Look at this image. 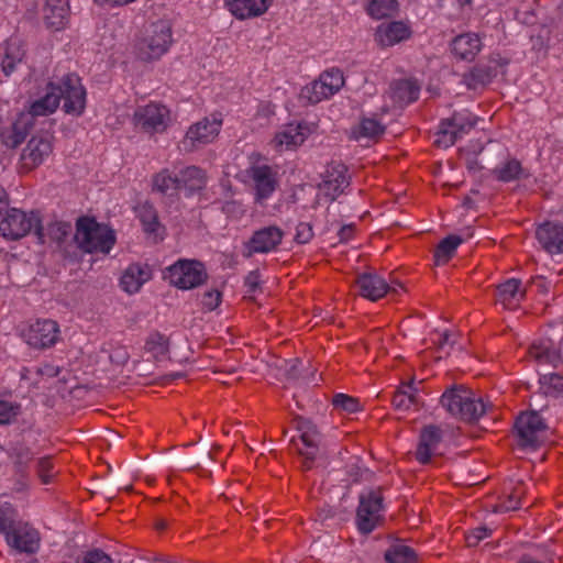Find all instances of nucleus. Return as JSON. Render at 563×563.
Listing matches in <instances>:
<instances>
[{
    "mask_svg": "<svg viewBox=\"0 0 563 563\" xmlns=\"http://www.w3.org/2000/svg\"><path fill=\"white\" fill-rule=\"evenodd\" d=\"M64 100L63 109L68 114L80 115L86 107V90L80 78L75 74L65 75L59 81H49L42 97L32 101L23 114H30L31 121L37 117H47L54 113L60 100Z\"/></svg>",
    "mask_w": 563,
    "mask_h": 563,
    "instance_id": "obj_1",
    "label": "nucleus"
},
{
    "mask_svg": "<svg viewBox=\"0 0 563 563\" xmlns=\"http://www.w3.org/2000/svg\"><path fill=\"white\" fill-rule=\"evenodd\" d=\"M440 402L448 413L464 422L479 420L487 410L484 401L463 386H453L446 389L442 394Z\"/></svg>",
    "mask_w": 563,
    "mask_h": 563,
    "instance_id": "obj_2",
    "label": "nucleus"
},
{
    "mask_svg": "<svg viewBox=\"0 0 563 563\" xmlns=\"http://www.w3.org/2000/svg\"><path fill=\"white\" fill-rule=\"evenodd\" d=\"M74 239L81 251L102 254H109L117 241L112 229L88 217H80L77 220Z\"/></svg>",
    "mask_w": 563,
    "mask_h": 563,
    "instance_id": "obj_3",
    "label": "nucleus"
},
{
    "mask_svg": "<svg viewBox=\"0 0 563 563\" xmlns=\"http://www.w3.org/2000/svg\"><path fill=\"white\" fill-rule=\"evenodd\" d=\"M34 232L40 243H45L44 228L37 211L25 212L16 208L7 211L0 221V233L7 240H19Z\"/></svg>",
    "mask_w": 563,
    "mask_h": 563,
    "instance_id": "obj_4",
    "label": "nucleus"
},
{
    "mask_svg": "<svg viewBox=\"0 0 563 563\" xmlns=\"http://www.w3.org/2000/svg\"><path fill=\"white\" fill-rule=\"evenodd\" d=\"M384 497L380 489H364L358 496L355 525L361 534H369L384 520Z\"/></svg>",
    "mask_w": 563,
    "mask_h": 563,
    "instance_id": "obj_5",
    "label": "nucleus"
},
{
    "mask_svg": "<svg viewBox=\"0 0 563 563\" xmlns=\"http://www.w3.org/2000/svg\"><path fill=\"white\" fill-rule=\"evenodd\" d=\"M173 43L170 25L165 21L153 23L137 43V56L142 60H153L166 54Z\"/></svg>",
    "mask_w": 563,
    "mask_h": 563,
    "instance_id": "obj_6",
    "label": "nucleus"
},
{
    "mask_svg": "<svg viewBox=\"0 0 563 563\" xmlns=\"http://www.w3.org/2000/svg\"><path fill=\"white\" fill-rule=\"evenodd\" d=\"M343 85V73L339 68H331L323 71L317 80L302 87L299 99L302 102L316 104L334 96Z\"/></svg>",
    "mask_w": 563,
    "mask_h": 563,
    "instance_id": "obj_7",
    "label": "nucleus"
},
{
    "mask_svg": "<svg viewBox=\"0 0 563 563\" xmlns=\"http://www.w3.org/2000/svg\"><path fill=\"white\" fill-rule=\"evenodd\" d=\"M170 123V110L161 102L139 106L133 113L134 126L146 134L164 133Z\"/></svg>",
    "mask_w": 563,
    "mask_h": 563,
    "instance_id": "obj_8",
    "label": "nucleus"
},
{
    "mask_svg": "<svg viewBox=\"0 0 563 563\" xmlns=\"http://www.w3.org/2000/svg\"><path fill=\"white\" fill-rule=\"evenodd\" d=\"M478 121L479 118L467 110L454 112L440 122L437 144L445 148L454 145L457 140L468 134Z\"/></svg>",
    "mask_w": 563,
    "mask_h": 563,
    "instance_id": "obj_9",
    "label": "nucleus"
},
{
    "mask_svg": "<svg viewBox=\"0 0 563 563\" xmlns=\"http://www.w3.org/2000/svg\"><path fill=\"white\" fill-rule=\"evenodd\" d=\"M165 278L178 289L188 290L207 279L203 264L195 260H178L166 268Z\"/></svg>",
    "mask_w": 563,
    "mask_h": 563,
    "instance_id": "obj_10",
    "label": "nucleus"
},
{
    "mask_svg": "<svg viewBox=\"0 0 563 563\" xmlns=\"http://www.w3.org/2000/svg\"><path fill=\"white\" fill-rule=\"evenodd\" d=\"M515 432L520 448L534 450L545 438L547 424L538 411L531 410L517 418Z\"/></svg>",
    "mask_w": 563,
    "mask_h": 563,
    "instance_id": "obj_11",
    "label": "nucleus"
},
{
    "mask_svg": "<svg viewBox=\"0 0 563 563\" xmlns=\"http://www.w3.org/2000/svg\"><path fill=\"white\" fill-rule=\"evenodd\" d=\"M222 126L221 114L213 113L191 124L181 141L183 148L191 152L216 140Z\"/></svg>",
    "mask_w": 563,
    "mask_h": 563,
    "instance_id": "obj_12",
    "label": "nucleus"
},
{
    "mask_svg": "<svg viewBox=\"0 0 563 563\" xmlns=\"http://www.w3.org/2000/svg\"><path fill=\"white\" fill-rule=\"evenodd\" d=\"M295 423L299 435L298 440L292 437L291 441L294 442L298 453L303 457V467L309 470L312 467L318 454L321 437L317 426L311 420L298 418Z\"/></svg>",
    "mask_w": 563,
    "mask_h": 563,
    "instance_id": "obj_13",
    "label": "nucleus"
},
{
    "mask_svg": "<svg viewBox=\"0 0 563 563\" xmlns=\"http://www.w3.org/2000/svg\"><path fill=\"white\" fill-rule=\"evenodd\" d=\"M358 295L367 300L377 301L388 294L398 295L402 285L398 282L388 283L375 271L364 272L355 279Z\"/></svg>",
    "mask_w": 563,
    "mask_h": 563,
    "instance_id": "obj_14",
    "label": "nucleus"
},
{
    "mask_svg": "<svg viewBox=\"0 0 563 563\" xmlns=\"http://www.w3.org/2000/svg\"><path fill=\"white\" fill-rule=\"evenodd\" d=\"M246 173L253 183L255 201L262 203L269 199L278 186L277 170L266 164H253Z\"/></svg>",
    "mask_w": 563,
    "mask_h": 563,
    "instance_id": "obj_15",
    "label": "nucleus"
},
{
    "mask_svg": "<svg viewBox=\"0 0 563 563\" xmlns=\"http://www.w3.org/2000/svg\"><path fill=\"white\" fill-rule=\"evenodd\" d=\"M283 230L277 225H268L253 232L252 236L244 244V255L268 254L274 252L282 243Z\"/></svg>",
    "mask_w": 563,
    "mask_h": 563,
    "instance_id": "obj_16",
    "label": "nucleus"
},
{
    "mask_svg": "<svg viewBox=\"0 0 563 563\" xmlns=\"http://www.w3.org/2000/svg\"><path fill=\"white\" fill-rule=\"evenodd\" d=\"M59 335V327L51 319H38L31 323L23 332L25 342L37 349H46L54 345Z\"/></svg>",
    "mask_w": 563,
    "mask_h": 563,
    "instance_id": "obj_17",
    "label": "nucleus"
},
{
    "mask_svg": "<svg viewBox=\"0 0 563 563\" xmlns=\"http://www.w3.org/2000/svg\"><path fill=\"white\" fill-rule=\"evenodd\" d=\"M444 438V430L438 424L424 426L419 434V442L416 449V460L420 464H428L432 456L439 453Z\"/></svg>",
    "mask_w": 563,
    "mask_h": 563,
    "instance_id": "obj_18",
    "label": "nucleus"
},
{
    "mask_svg": "<svg viewBox=\"0 0 563 563\" xmlns=\"http://www.w3.org/2000/svg\"><path fill=\"white\" fill-rule=\"evenodd\" d=\"M541 249L550 255L563 254V223L547 221L536 230Z\"/></svg>",
    "mask_w": 563,
    "mask_h": 563,
    "instance_id": "obj_19",
    "label": "nucleus"
},
{
    "mask_svg": "<svg viewBox=\"0 0 563 563\" xmlns=\"http://www.w3.org/2000/svg\"><path fill=\"white\" fill-rule=\"evenodd\" d=\"M7 542L20 552L35 553L40 547L38 532L27 523L19 521L7 532Z\"/></svg>",
    "mask_w": 563,
    "mask_h": 563,
    "instance_id": "obj_20",
    "label": "nucleus"
},
{
    "mask_svg": "<svg viewBox=\"0 0 563 563\" xmlns=\"http://www.w3.org/2000/svg\"><path fill=\"white\" fill-rule=\"evenodd\" d=\"M152 278V269L150 265L144 263H132L123 272L120 277L121 289L134 295L141 290L144 284Z\"/></svg>",
    "mask_w": 563,
    "mask_h": 563,
    "instance_id": "obj_21",
    "label": "nucleus"
},
{
    "mask_svg": "<svg viewBox=\"0 0 563 563\" xmlns=\"http://www.w3.org/2000/svg\"><path fill=\"white\" fill-rule=\"evenodd\" d=\"M224 5L238 20H246L263 15L271 0H224Z\"/></svg>",
    "mask_w": 563,
    "mask_h": 563,
    "instance_id": "obj_22",
    "label": "nucleus"
},
{
    "mask_svg": "<svg viewBox=\"0 0 563 563\" xmlns=\"http://www.w3.org/2000/svg\"><path fill=\"white\" fill-rule=\"evenodd\" d=\"M53 146L48 136H33L21 154L27 167L41 165L52 153Z\"/></svg>",
    "mask_w": 563,
    "mask_h": 563,
    "instance_id": "obj_23",
    "label": "nucleus"
},
{
    "mask_svg": "<svg viewBox=\"0 0 563 563\" xmlns=\"http://www.w3.org/2000/svg\"><path fill=\"white\" fill-rule=\"evenodd\" d=\"M482 40L476 33H463L455 36L451 43L453 55L462 60L472 62L482 49Z\"/></svg>",
    "mask_w": 563,
    "mask_h": 563,
    "instance_id": "obj_24",
    "label": "nucleus"
},
{
    "mask_svg": "<svg viewBox=\"0 0 563 563\" xmlns=\"http://www.w3.org/2000/svg\"><path fill=\"white\" fill-rule=\"evenodd\" d=\"M34 123L31 121L30 114L22 112L16 117L11 126L1 131L2 143L7 147L15 148L23 143Z\"/></svg>",
    "mask_w": 563,
    "mask_h": 563,
    "instance_id": "obj_25",
    "label": "nucleus"
},
{
    "mask_svg": "<svg viewBox=\"0 0 563 563\" xmlns=\"http://www.w3.org/2000/svg\"><path fill=\"white\" fill-rule=\"evenodd\" d=\"M529 354L539 364L556 366L561 362L558 344L550 338H540L529 347Z\"/></svg>",
    "mask_w": 563,
    "mask_h": 563,
    "instance_id": "obj_26",
    "label": "nucleus"
},
{
    "mask_svg": "<svg viewBox=\"0 0 563 563\" xmlns=\"http://www.w3.org/2000/svg\"><path fill=\"white\" fill-rule=\"evenodd\" d=\"M389 93L396 106L405 107L419 98L420 86L411 79L395 80L390 84Z\"/></svg>",
    "mask_w": 563,
    "mask_h": 563,
    "instance_id": "obj_27",
    "label": "nucleus"
},
{
    "mask_svg": "<svg viewBox=\"0 0 563 563\" xmlns=\"http://www.w3.org/2000/svg\"><path fill=\"white\" fill-rule=\"evenodd\" d=\"M68 13V0H46L44 20L48 27L56 31L62 30L67 23Z\"/></svg>",
    "mask_w": 563,
    "mask_h": 563,
    "instance_id": "obj_28",
    "label": "nucleus"
},
{
    "mask_svg": "<svg viewBox=\"0 0 563 563\" xmlns=\"http://www.w3.org/2000/svg\"><path fill=\"white\" fill-rule=\"evenodd\" d=\"M410 36V29L400 21L379 25L376 31V40L383 46H393Z\"/></svg>",
    "mask_w": 563,
    "mask_h": 563,
    "instance_id": "obj_29",
    "label": "nucleus"
},
{
    "mask_svg": "<svg viewBox=\"0 0 563 563\" xmlns=\"http://www.w3.org/2000/svg\"><path fill=\"white\" fill-rule=\"evenodd\" d=\"M526 290L521 286V280L509 278L497 287V299L506 308L518 306L525 298Z\"/></svg>",
    "mask_w": 563,
    "mask_h": 563,
    "instance_id": "obj_30",
    "label": "nucleus"
},
{
    "mask_svg": "<svg viewBox=\"0 0 563 563\" xmlns=\"http://www.w3.org/2000/svg\"><path fill=\"white\" fill-rule=\"evenodd\" d=\"M324 185L329 195L332 196V199L342 195L350 185L346 167L343 164L330 166L327 170Z\"/></svg>",
    "mask_w": 563,
    "mask_h": 563,
    "instance_id": "obj_31",
    "label": "nucleus"
},
{
    "mask_svg": "<svg viewBox=\"0 0 563 563\" xmlns=\"http://www.w3.org/2000/svg\"><path fill=\"white\" fill-rule=\"evenodd\" d=\"M178 180L180 190L184 189L187 196H191L206 186V174L197 166H188L180 172Z\"/></svg>",
    "mask_w": 563,
    "mask_h": 563,
    "instance_id": "obj_32",
    "label": "nucleus"
},
{
    "mask_svg": "<svg viewBox=\"0 0 563 563\" xmlns=\"http://www.w3.org/2000/svg\"><path fill=\"white\" fill-rule=\"evenodd\" d=\"M473 236V231L467 229L466 236L451 234L445 236L437 246L434 258L438 265L445 264L455 254L456 249L467 239Z\"/></svg>",
    "mask_w": 563,
    "mask_h": 563,
    "instance_id": "obj_33",
    "label": "nucleus"
},
{
    "mask_svg": "<svg viewBox=\"0 0 563 563\" xmlns=\"http://www.w3.org/2000/svg\"><path fill=\"white\" fill-rule=\"evenodd\" d=\"M493 176L501 183H510L526 177L521 163L516 158H507L500 162L492 170Z\"/></svg>",
    "mask_w": 563,
    "mask_h": 563,
    "instance_id": "obj_34",
    "label": "nucleus"
},
{
    "mask_svg": "<svg viewBox=\"0 0 563 563\" xmlns=\"http://www.w3.org/2000/svg\"><path fill=\"white\" fill-rule=\"evenodd\" d=\"M393 406L400 411H407L412 407L420 404L418 389L413 382L404 384L398 390L394 393L391 399Z\"/></svg>",
    "mask_w": 563,
    "mask_h": 563,
    "instance_id": "obj_35",
    "label": "nucleus"
},
{
    "mask_svg": "<svg viewBox=\"0 0 563 563\" xmlns=\"http://www.w3.org/2000/svg\"><path fill=\"white\" fill-rule=\"evenodd\" d=\"M136 217L140 220L144 232L148 235L158 236L162 229L157 211L150 202L140 203L135 208Z\"/></svg>",
    "mask_w": 563,
    "mask_h": 563,
    "instance_id": "obj_36",
    "label": "nucleus"
},
{
    "mask_svg": "<svg viewBox=\"0 0 563 563\" xmlns=\"http://www.w3.org/2000/svg\"><path fill=\"white\" fill-rule=\"evenodd\" d=\"M306 130L301 124H288L276 134L275 142L286 150L297 147L306 140Z\"/></svg>",
    "mask_w": 563,
    "mask_h": 563,
    "instance_id": "obj_37",
    "label": "nucleus"
},
{
    "mask_svg": "<svg viewBox=\"0 0 563 563\" xmlns=\"http://www.w3.org/2000/svg\"><path fill=\"white\" fill-rule=\"evenodd\" d=\"M496 76V67L490 65H477L465 75V81L470 88L476 89L479 86L488 85Z\"/></svg>",
    "mask_w": 563,
    "mask_h": 563,
    "instance_id": "obj_38",
    "label": "nucleus"
},
{
    "mask_svg": "<svg viewBox=\"0 0 563 563\" xmlns=\"http://www.w3.org/2000/svg\"><path fill=\"white\" fill-rule=\"evenodd\" d=\"M539 390L547 397H563V376L558 373L540 374Z\"/></svg>",
    "mask_w": 563,
    "mask_h": 563,
    "instance_id": "obj_39",
    "label": "nucleus"
},
{
    "mask_svg": "<svg viewBox=\"0 0 563 563\" xmlns=\"http://www.w3.org/2000/svg\"><path fill=\"white\" fill-rule=\"evenodd\" d=\"M384 132L385 126L377 119L363 118L352 133L356 141H361L362 139H376Z\"/></svg>",
    "mask_w": 563,
    "mask_h": 563,
    "instance_id": "obj_40",
    "label": "nucleus"
},
{
    "mask_svg": "<svg viewBox=\"0 0 563 563\" xmlns=\"http://www.w3.org/2000/svg\"><path fill=\"white\" fill-rule=\"evenodd\" d=\"M387 563H417L418 558L415 550L401 542L394 543L385 553Z\"/></svg>",
    "mask_w": 563,
    "mask_h": 563,
    "instance_id": "obj_41",
    "label": "nucleus"
},
{
    "mask_svg": "<svg viewBox=\"0 0 563 563\" xmlns=\"http://www.w3.org/2000/svg\"><path fill=\"white\" fill-rule=\"evenodd\" d=\"M153 189L164 194L173 195L180 190L178 175H173L168 169H163L153 177Z\"/></svg>",
    "mask_w": 563,
    "mask_h": 563,
    "instance_id": "obj_42",
    "label": "nucleus"
},
{
    "mask_svg": "<svg viewBox=\"0 0 563 563\" xmlns=\"http://www.w3.org/2000/svg\"><path fill=\"white\" fill-rule=\"evenodd\" d=\"M397 0H371L366 11L373 19L380 20L396 12Z\"/></svg>",
    "mask_w": 563,
    "mask_h": 563,
    "instance_id": "obj_43",
    "label": "nucleus"
},
{
    "mask_svg": "<svg viewBox=\"0 0 563 563\" xmlns=\"http://www.w3.org/2000/svg\"><path fill=\"white\" fill-rule=\"evenodd\" d=\"M19 522L18 511L12 504L3 501L0 503V533L10 532Z\"/></svg>",
    "mask_w": 563,
    "mask_h": 563,
    "instance_id": "obj_44",
    "label": "nucleus"
},
{
    "mask_svg": "<svg viewBox=\"0 0 563 563\" xmlns=\"http://www.w3.org/2000/svg\"><path fill=\"white\" fill-rule=\"evenodd\" d=\"M525 495V485L522 483H518L514 486L511 492L507 495V497L500 501L499 510L500 511H512L519 509L522 505L521 500Z\"/></svg>",
    "mask_w": 563,
    "mask_h": 563,
    "instance_id": "obj_45",
    "label": "nucleus"
},
{
    "mask_svg": "<svg viewBox=\"0 0 563 563\" xmlns=\"http://www.w3.org/2000/svg\"><path fill=\"white\" fill-rule=\"evenodd\" d=\"M333 408L345 413H354L361 410L360 400L346 394H335L332 398Z\"/></svg>",
    "mask_w": 563,
    "mask_h": 563,
    "instance_id": "obj_46",
    "label": "nucleus"
},
{
    "mask_svg": "<svg viewBox=\"0 0 563 563\" xmlns=\"http://www.w3.org/2000/svg\"><path fill=\"white\" fill-rule=\"evenodd\" d=\"M73 231V227L66 221H54L48 224L45 236L47 235L52 241L57 243L63 242Z\"/></svg>",
    "mask_w": 563,
    "mask_h": 563,
    "instance_id": "obj_47",
    "label": "nucleus"
},
{
    "mask_svg": "<svg viewBox=\"0 0 563 563\" xmlns=\"http://www.w3.org/2000/svg\"><path fill=\"white\" fill-rule=\"evenodd\" d=\"M145 346L157 356L165 355L168 352V339L159 332H153L148 335Z\"/></svg>",
    "mask_w": 563,
    "mask_h": 563,
    "instance_id": "obj_48",
    "label": "nucleus"
},
{
    "mask_svg": "<svg viewBox=\"0 0 563 563\" xmlns=\"http://www.w3.org/2000/svg\"><path fill=\"white\" fill-rule=\"evenodd\" d=\"M20 410V405L0 400V424H10L18 417Z\"/></svg>",
    "mask_w": 563,
    "mask_h": 563,
    "instance_id": "obj_49",
    "label": "nucleus"
},
{
    "mask_svg": "<svg viewBox=\"0 0 563 563\" xmlns=\"http://www.w3.org/2000/svg\"><path fill=\"white\" fill-rule=\"evenodd\" d=\"M37 474L44 484L51 483L55 474L51 456H43L37 460Z\"/></svg>",
    "mask_w": 563,
    "mask_h": 563,
    "instance_id": "obj_50",
    "label": "nucleus"
},
{
    "mask_svg": "<svg viewBox=\"0 0 563 563\" xmlns=\"http://www.w3.org/2000/svg\"><path fill=\"white\" fill-rule=\"evenodd\" d=\"M492 530L485 526L476 527L466 533L465 540L467 547L474 548L479 544L481 541L490 537Z\"/></svg>",
    "mask_w": 563,
    "mask_h": 563,
    "instance_id": "obj_51",
    "label": "nucleus"
},
{
    "mask_svg": "<svg viewBox=\"0 0 563 563\" xmlns=\"http://www.w3.org/2000/svg\"><path fill=\"white\" fill-rule=\"evenodd\" d=\"M220 302L221 294L216 289L206 291L201 297L202 308L208 311H213L214 309H217Z\"/></svg>",
    "mask_w": 563,
    "mask_h": 563,
    "instance_id": "obj_52",
    "label": "nucleus"
},
{
    "mask_svg": "<svg viewBox=\"0 0 563 563\" xmlns=\"http://www.w3.org/2000/svg\"><path fill=\"white\" fill-rule=\"evenodd\" d=\"M313 229L309 222H300L296 227L295 241L299 244H306L313 238Z\"/></svg>",
    "mask_w": 563,
    "mask_h": 563,
    "instance_id": "obj_53",
    "label": "nucleus"
},
{
    "mask_svg": "<svg viewBox=\"0 0 563 563\" xmlns=\"http://www.w3.org/2000/svg\"><path fill=\"white\" fill-rule=\"evenodd\" d=\"M4 55H9L15 62L21 63L24 57L22 44L16 40H11L7 44Z\"/></svg>",
    "mask_w": 563,
    "mask_h": 563,
    "instance_id": "obj_54",
    "label": "nucleus"
},
{
    "mask_svg": "<svg viewBox=\"0 0 563 563\" xmlns=\"http://www.w3.org/2000/svg\"><path fill=\"white\" fill-rule=\"evenodd\" d=\"M85 563H112V560L102 551L93 550L86 554Z\"/></svg>",
    "mask_w": 563,
    "mask_h": 563,
    "instance_id": "obj_55",
    "label": "nucleus"
},
{
    "mask_svg": "<svg viewBox=\"0 0 563 563\" xmlns=\"http://www.w3.org/2000/svg\"><path fill=\"white\" fill-rule=\"evenodd\" d=\"M36 372L41 376L55 377L59 374L58 366L49 363L37 366Z\"/></svg>",
    "mask_w": 563,
    "mask_h": 563,
    "instance_id": "obj_56",
    "label": "nucleus"
},
{
    "mask_svg": "<svg viewBox=\"0 0 563 563\" xmlns=\"http://www.w3.org/2000/svg\"><path fill=\"white\" fill-rule=\"evenodd\" d=\"M18 64L9 55H4L1 62V70L4 76L9 77L15 70Z\"/></svg>",
    "mask_w": 563,
    "mask_h": 563,
    "instance_id": "obj_57",
    "label": "nucleus"
},
{
    "mask_svg": "<svg viewBox=\"0 0 563 563\" xmlns=\"http://www.w3.org/2000/svg\"><path fill=\"white\" fill-rule=\"evenodd\" d=\"M261 283L260 273L257 271L250 272L245 277V286L250 291H255Z\"/></svg>",
    "mask_w": 563,
    "mask_h": 563,
    "instance_id": "obj_58",
    "label": "nucleus"
},
{
    "mask_svg": "<svg viewBox=\"0 0 563 563\" xmlns=\"http://www.w3.org/2000/svg\"><path fill=\"white\" fill-rule=\"evenodd\" d=\"M354 232H355V227L354 224H345V225H342L341 229L339 230V239L340 241H350L353 235H354Z\"/></svg>",
    "mask_w": 563,
    "mask_h": 563,
    "instance_id": "obj_59",
    "label": "nucleus"
},
{
    "mask_svg": "<svg viewBox=\"0 0 563 563\" xmlns=\"http://www.w3.org/2000/svg\"><path fill=\"white\" fill-rule=\"evenodd\" d=\"M518 563H553V560L547 559V560L542 561V560H539L538 558H536L531 553H526L520 556Z\"/></svg>",
    "mask_w": 563,
    "mask_h": 563,
    "instance_id": "obj_60",
    "label": "nucleus"
},
{
    "mask_svg": "<svg viewBox=\"0 0 563 563\" xmlns=\"http://www.w3.org/2000/svg\"><path fill=\"white\" fill-rule=\"evenodd\" d=\"M442 336H443V339H442V343H443V344H449V343H450V339H451V334H450V333H448V332H445V333H443V335H442Z\"/></svg>",
    "mask_w": 563,
    "mask_h": 563,
    "instance_id": "obj_61",
    "label": "nucleus"
},
{
    "mask_svg": "<svg viewBox=\"0 0 563 563\" xmlns=\"http://www.w3.org/2000/svg\"><path fill=\"white\" fill-rule=\"evenodd\" d=\"M461 5L471 4L472 0H459Z\"/></svg>",
    "mask_w": 563,
    "mask_h": 563,
    "instance_id": "obj_62",
    "label": "nucleus"
},
{
    "mask_svg": "<svg viewBox=\"0 0 563 563\" xmlns=\"http://www.w3.org/2000/svg\"><path fill=\"white\" fill-rule=\"evenodd\" d=\"M164 527H165V525L163 522L159 523V526H158L159 529H163Z\"/></svg>",
    "mask_w": 563,
    "mask_h": 563,
    "instance_id": "obj_63",
    "label": "nucleus"
}]
</instances>
